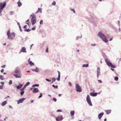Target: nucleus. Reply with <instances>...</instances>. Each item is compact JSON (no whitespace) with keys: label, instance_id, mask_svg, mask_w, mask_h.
<instances>
[{"label":"nucleus","instance_id":"4be33fe9","mask_svg":"<svg viewBox=\"0 0 121 121\" xmlns=\"http://www.w3.org/2000/svg\"><path fill=\"white\" fill-rule=\"evenodd\" d=\"M13 75L16 78H21V77L20 76H18L16 74H14Z\"/></svg>","mask_w":121,"mask_h":121},{"label":"nucleus","instance_id":"412c9836","mask_svg":"<svg viewBox=\"0 0 121 121\" xmlns=\"http://www.w3.org/2000/svg\"><path fill=\"white\" fill-rule=\"evenodd\" d=\"M17 3L18 4V5L19 7H20L22 5L21 3L20 2V0L17 2Z\"/></svg>","mask_w":121,"mask_h":121},{"label":"nucleus","instance_id":"a18cd8bd","mask_svg":"<svg viewBox=\"0 0 121 121\" xmlns=\"http://www.w3.org/2000/svg\"><path fill=\"white\" fill-rule=\"evenodd\" d=\"M19 28L20 29V30L21 31H22V29H21V26H19Z\"/></svg>","mask_w":121,"mask_h":121},{"label":"nucleus","instance_id":"c756f323","mask_svg":"<svg viewBox=\"0 0 121 121\" xmlns=\"http://www.w3.org/2000/svg\"><path fill=\"white\" fill-rule=\"evenodd\" d=\"M56 4V2L55 1H53V2L52 3V5H55Z\"/></svg>","mask_w":121,"mask_h":121},{"label":"nucleus","instance_id":"603ef678","mask_svg":"<svg viewBox=\"0 0 121 121\" xmlns=\"http://www.w3.org/2000/svg\"><path fill=\"white\" fill-rule=\"evenodd\" d=\"M91 46H95V44H92L91 45Z\"/></svg>","mask_w":121,"mask_h":121},{"label":"nucleus","instance_id":"7ed1b4c3","mask_svg":"<svg viewBox=\"0 0 121 121\" xmlns=\"http://www.w3.org/2000/svg\"><path fill=\"white\" fill-rule=\"evenodd\" d=\"M30 16L32 17V18L31 19V21L32 25H33L36 23V22L35 15L34 14L32 15H31Z\"/></svg>","mask_w":121,"mask_h":121},{"label":"nucleus","instance_id":"72a5a7b5","mask_svg":"<svg viewBox=\"0 0 121 121\" xmlns=\"http://www.w3.org/2000/svg\"><path fill=\"white\" fill-rule=\"evenodd\" d=\"M24 91H22L21 92V95H22L24 94Z\"/></svg>","mask_w":121,"mask_h":121},{"label":"nucleus","instance_id":"6ab92c4d","mask_svg":"<svg viewBox=\"0 0 121 121\" xmlns=\"http://www.w3.org/2000/svg\"><path fill=\"white\" fill-rule=\"evenodd\" d=\"M107 114H108L110 113L111 112V110H107L105 111Z\"/></svg>","mask_w":121,"mask_h":121},{"label":"nucleus","instance_id":"5fc2aeb1","mask_svg":"<svg viewBox=\"0 0 121 121\" xmlns=\"http://www.w3.org/2000/svg\"><path fill=\"white\" fill-rule=\"evenodd\" d=\"M35 27H33L32 28V30H34L35 29Z\"/></svg>","mask_w":121,"mask_h":121},{"label":"nucleus","instance_id":"4468645a","mask_svg":"<svg viewBox=\"0 0 121 121\" xmlns=\"http://www.w3.org/2000/svg\"><path fill=\"white\" fill-rule=\"evenodd\" d=\"M90 95H91L93 96H96L97 95V93H90Z\"/></svg>","mask_w":121,"mask_h":121},{"label":"nucleus","instance_id":"a211bd4d","mask_svg":"<svg viewBox=\"0 0 121 121\" xmlns=\"http://www.w3.org/2000/svg\"><path fill=\"white\" fill-rule=\"evenodd\" d=\"M42 12V11L41 9L40 8H39L38 9L37 11L36 12V13H38L39 12L41 13Z\"/></svg>","mask_w":121,"mask_h":121},{"label":"nucleus","instance_id":"c03bdc74","mask_svg":"<svg viewBox=\"0 0 121 121\" xmlns=\"http://www.w3.org/2000/svg\"><path fill=\"white\" fill-rule=\"evenodd\" d=\"M69 85L70 86H72V84L70 82H69Z\"/></svg>","mask_w":121,"mask_h":121},{"label":"nucleus","instance_id":"6e6552de","mask_svg":"<svg viewBox=\"0 0 121 121\" xmlns=\"http://www.w3.org/2000/svg\"><path fill=\"white\" fill-rule=\"evenodd\" d=\"M15 73L16 74H18L21 75L20 74L21 73V71L19 69L17 68L15 70Z\"/></svg>","mask_w":121,"mask_h":121},{"label":"nucleus","instance_id":"37998d69","mask_svg":"<svg viewBox=\"0 0 121 121\" xmlns=\"http://www.w3.org/2000/svg\"><path fill=\"white\" fill-rule=\"evenodd\" d=\"M46 80L48 82H50L51 81V80H49L47 78L46 79Z\"/></svg>","mask_w":121,"mask_h":121},{"label":"nucleus","instance_id":"b1692460","mask_svg":"<svg viewBox=\"0 0 121 121\" xmlns=\"http://www.w3.org/2000/svg\"><path fill=\"white\" fill-rule=\"evenodd\" d=\"M75 112L74 111H71L70 112V114L71 116H73Z\"/></svg>","mask_w":121,"mask_h":121},{"label":"nucleus","instance_id":"473e14b6","mask_svg":"<svg viewBox=\"0 0 121 121\" xmlns=\"http://www.w3.org/2000/svg\"><path fill=\"white\" fill-rule=\"evenodd\" d=\"M39 84H34V85H33L32 87H35V86H39Z\"/></svg>","mask_w":121,"mask_h":121},{"label":"nucleus","instance_id":"1a4fd4ad","mask_svg":"<svg viewBox=\"0 0 121 121\" xmlns=\"http://www.w3.org/2000/svg\"><path fill=\"white\" fill-rule=\"evenodd\" d=\"M26 99L25 98H23L22 99H19L17 102V103L18 104H19L20 103H22L24 100Z\"/></svg>","mask_w":121,"mask_h":121},{"label":"nucleus","instance_id":"ddd939ff","mask_svg":"<svg viewBox=\"0 0 121 121\" xmlns=\"http://www.w3.org/2000/svg\"><path fill=\"white\" fill-rule=\"evenodd\" d=\"M30 59L29 58L28 60V62L30 66L34 65V63L32 62L31 61H30Z\"/></svg>","mask_w":121,"mask_h":121},{"label":"nucleus","instance_id":"9b49d317","mask_svg":"<svg viewBox=\"0 0 121 121\" xmlns=\"http://www.w3.org/2000/svg\"><path fill=\"white\" fill-rule=\"evenodd\" d=\"M100 70L99 68H98L97 70V76L98 78L99 77V76L100 75Z\"/></svg>","mask_w":121,"mask_h":121},{"label":"nucleus","instance_id":"a19ab883","mask_svg":"<svg viewBox=\"0 0 121 121\" xmlns=\"http://www.w3.org/2000/svg\"><path fill=\"white\" fill-rule=\"evenodd\" d=\"M52 100L56 102V99L55 98H54L52 99Z\"/></svg>","mask_w":121,"mask_h":121},{"label":"nucleus","instance_id":"7c9ffc66","mask_svg":"<svg viewBox=\"0 0 121 121\" xmlns=\"http://www.w3.org/2000/svg\"><path fill=\"white\" fill-rule=\"evenodd\" d=\"M30 84V83L28 82H27L26 84L25 85L26 86L28 85H29Z\"/></svg>","mask_w":121,"mask_h":121},{"label":"nucleus","instance_id":"680f3d73","mask_svg":"<svg viewBox=\"0 0 121 121\" xmlns=\"http://www.w3.org/2000/svg\"><path fill=\"white\" fill-rule=\"evenodd\" d=\"M34 100H32L31 101V103H33V102H34Z\"/></svg>","mask_w":121,"mask_h":121},{"label":"nucleus","instance_id":"3c124183","mask_svg":"<svg viewBox=\"0 0 121 121\" xmlns=\"http://www.w3.org/2000/svg\"><path fill=\"white\" fill-rule=\"evenodd\" d=\"M4 71V69H2V70H1V72L2 73Z\"/></svg>","mask_w":121,"mask_h":121},{"label":"nucleus","instance_id":"423d86ee","mask_svg":"<svg viewBox=\"0 0 121 121\" xmlns=\"http://www.w3.org/2000/svg\"><path fill=\"white\" fill-rule=\"evenodd\" d=\"M6 5V3L4 2L3 3H1L0 4V13L2 10V9L5 7Z\"/></svg>","mask_w":121,"mask_h":121},{"label":"nucleus","instance_id":"aec40b11","mask_svg":"<svg viewBox=\"0 0 121 121\" xmlns=\"http://www.w3.org/2000/svg\"><path fill=\"white\" fill-rule=\"evenodd\" d=\"M22 86V85L21 84H20L19 85L17 86V89L20 88Z\"/></svg>","mask_w":121,"mask_h":121},{"label":"nucleus","instance_id":"09e8293b","mask_svg":"<svg viewBox=\"0 0 121 121\" xmlns=\"http://www.w3.org/2000/svg\"><path fill=\"white\" fill-rule=\"evenodd\" d=\"M3 89V86L2 85L0 86V89Z\"/></svg>","mask_w":121,"mask_h":121},{"label":"nucleus","instance_id":"864d4df0","mask_svg":"<svg viewBox=\"0 0 121 121\" xmlns=\"http://www.w3.org/2000/svg\"><path fill=\"white\" fill-rule=\"evenodd\" d=\"M27 27V25H25L24 26V29H26V28Z\"/></svg>","mask_w":121,"mask_h":121},{"label":"nucleus","instance_id":"dca6fc26","mask_svg":"<svg viewBox=\"0 0 121 121\" xmlns=\"http://www.w3.org/2000/svg\"><path fill=\"white\" fill-rule=\"evenodd\" d=\"M38 89L37 88H35L33 90V92L34 93H36L38 92Z\"/></svg>","mask_w":121,"mask_h":121},{"label":"nucleus","instance_id":"338daca9","mask_svg":"<svg viewBox=\"0 0 121 121\" xmlns=\"http://www.w3.org/2000/svg\"><path fill=\"white\" fill-rule=\"evenodd\" d=\"M4 74H6V73H3Z\"/></svg>","mask_w":121,"mask_h":121},{"label":"nucleus","instance_id":"ea45409f","mask_svg":"<svg viewBox=\"0 0 121 121\" xmlns=\"http://www.w3.org/2000/svg\"><path fill=\"white\" fill-rule=\"evenodd\" d=\"M42 94L41 93H40V96H39V98H40L42 97Z\"/></svg>","mask_w":121,"mask_h":121},{"label":"nucleus","instance_id":"20e7f679","mask_svg":"<svg viewBox=\"0 0 121 121\" xmlns=\"http://www.w3.org/2000/svg\"><path fill=\"white\" fill-rule=\"evenodd\" d=\"M105 61L107 65L113 68H115V66L112 64L111 63L108 59H105Z\"/></svg>","mask_w":121,"mask_h":121},{"label":"nucleus","instance_id":"f257e3e1","mask_svg":"<svg viewBox=\"0 0 121 121\" xmlns=\"http://www.w3.org/2000/svg\"><path fill=\"white\" fill-rule=\"evenodd\" d=\"M7 35L8 36V38L9 39L13 40L15 37V34L13 32L10 33V31L9 30H8L7 32Z\"/></svg>","mask_w":121,"mask_h":121},{"label":"nucleus","instance_id":"a878e982","mask_svg":"<svg viewBox=\"0 0 121 121\" xmlns=\"http://www.w3.org/2000/svg\"><path fill=\"white\" fill-rule=\"evenodd\" d=\"M56 80V79L55 78H53L52 79V83L54 82Z\"/></svg>","mask_w":121,"mask_h":121},{"label":"nucleus","instance_id":"49530a36","mask_svg":"<svg viewBox=\"0 0 121 121\" xmlns=\"http://www.w3.org/2000/svg\"><path fill=\"white\" fill-rule=\"evenodd\" d=\"M98 81L100 83H102V82L100 80H98Z\"/></svg>","mask_w":121,"mask_h":121},{"label":"nucleus","instance_id":"79ce46f5","mask_svg":"<svg viewBox=\"0 0 121 121\" xmlns=\"http://www.w3.org/2000/svg\"><path fill=\"white\" fill-rule=\"evenodd\" d=\"M46 52H48V47H47L46 48Z\"/></svg>","mask_w":121,"mask_h":121},{"label":"nucleus","instance_id":"39448f33","mask_svg":"<svg viewBox=\"0 0 121 121\" xmlns=\"http://www.w3.org/2000/svg\"><path fill=\"white\" fill-rule=\"evenodd\" d=\"M76 91L78 92H80L82 91V89L80 86L78 84L76 85Z\"/></svg>","mask_w":121,"mask_h":121},{"label":"nucleus","instance_id":"13d9d810","mask_svg":"<svg viewBox=\"0 0 121 121\" xmlns=\"http://www.w3.org/2000/svg\"><path fill=\"white\" fill-rule=\"evenodd\" d=\"M111 70L112 71H114V69H113V68H111Z\"/></svg>","mask_w":121,"mask_h":121},{"label":"nucleus","instance_id":"e433bc0d","mask_svg":"<svg viewBox=\"0 0 121 121\" xmlns=\"http://www.w3.org/2000/svg\"><path fill=\"white\" fill-rule=\"evenodd\" d=\"M43 23V21L42 20H41L40 22V24H42Z\"/></svg>","mask_w":121,"mask_h":121},{"label":"nucleus","instance_id":"e2e57ef3","mask_svg":"<svg viewBox=\"0 0 121 121\" xmlns=\"http://www.w3.org/2000/svg\"><path fill=\"white\" fill-rule=\"evenodd\" d=\"M26 23L28 24V25H29V24L28 23Z\"/></svg>","mask_w":121,"mask_h":121},{"label":"nucleus","instance_id":"de8ad7c7","mask_svg":"<svg viewBox=\"0 0 121 121\" xmlns=\"http://www.w3.org/2000/svg\"><path fill=\"white\" fill-rule=\"evenodd\" d=\"M5 65H4L2 66H1V67L3 68H4L5 67Z\"/></svg>","mask_w":121,"mask_h":121},{"label":"nucleus","instance_id":"f3484780","mask_svg":"<svg viewBox=\"0 0 121 121\" xmlns=\"http://www.w3.org/2000/svg\"><path fill=\"white\" fill-rule=\"evenodd\" d=\"M21 51V52H26V48L24 47H23L22 48V49Z\"/></svg>","mask_w":121,"mask_h":121},{"label":"nucleus","instance_id":"4c0bfd02","mask_svg":"<svg viewBox=\"0 0 121 121\" xmlns=\"http://www.w3.org/2000/svg\"><path fill=\"white\" fill-rule=\"evenodd\" d=\"M0 79L1 80H3V77L2 75L0 76Z\"/></svg>","mask_w":121,"mask_h":121},{"label":"nucleus","instance_id":"4d7b16f0","mask_svg":"<svg viewBox=\"0 0 121 121\" xmlns=\"http://www.w3.org/2000/svg\"><path fill=\"white\" fill-rule=\"evenodd\" d=\"M0 84H2V85H3L4 84V82H0Z\"/></svg>","mask_w":121,"mask_h":121},{"label":"nucleus","instance_id":"5701e85b","mask_svg":"<svg viewBox=\"0 0 121 121\" xmlns=\"http://www.w3.org/2000/svg\"><path fill=\"white\" fill-rule=\"evenodd\" d=\"M7 103V101H4L2 104L1 105L2 106H4Z\"/></svg>","mask_w":121,"mask_h":121},{"label":"nucleus","instance_id":"0e129e2a","mask_svg":"<svg viewBox=\"0 0 121 121\" xmlns=\"http://www.w3.org/2000/svg\"><path fill=\"white\" fill-rule=\"evenodd\" d=\"M104 121H106V119L105 118L104 119Z\"/></svg>","mask_w":121,"mask_h":121},{"label":"nucleus","instance_id":"0eeeda50","mask_svg":"<svg viewBox=\"0 0 121 121\" xmlns=\"http://www.w3.org/2000/svg\"><path fill=\"white\" fill-rule=\"evenodd\" d=\"M86 100L87 103L90 106H92V103L91 101L90 97L88 95H87V96Z\"/></svg>","mask_w":121,"mask_h":121},{"label":"nucleus","instance_id":"bf43d9fd","mask_svg":"<svg viewBox=\"0 0 121 121\" xmlns=\"http://www.w3.org/2000/svg\"><path fill=\"white\" fill-rule=\"evenodd\" d=\"M112 38H111L110 39H109V41H111V40H112Z\"/></svg>","mask_w":121,"mask_h":121},{"label":"nucleus","instance_id":"f704fd0d","mask_svg":"<svg viewBox=\"0 0 121 121\" xmlns=\"http://www.w3.org/2000/svg\"><path fill=\"white\" fill-rule=\"evenodd\" d=\"M70 9L71 11H72L74 13H75V12L73 9H71V8H70Z\"/></svg>","mask_w":121,"mask_h":121},{"label":"nucleus","instance_id":"2eb2a0df","mask_svg":"<svg viewBox=\"0 0 121 121\" xmlns=\"http://www.w3.org/2000/svg\"><path fill=\"white\" fill-rule=\"evenodd\" d=\"M57 72L58 73V77L56 78V79L58 81H59L60 80V72L59 71H57Z\"/></svg>","mask_w":121,"mask_h":121},{"label":"nucleus","instance_id":"9d476101","mask_svg":"<svg viewBox=\"0 0 121 121\" xmlns=\"http://www.w3.org/2000/svg\"><path fill=\"white\" fill-rule=\"evenodd\" d=\"M62 119V116H61L60 117H56V119L57 121H61Z\"/></svg>","mask_w":121,"mask_h":121},{"label":"nucleus","instance_id":"69168bd1","mask_svg":"<svg viewBox=\"0 0 121 121\" xmlns=\"http://www.w3.org/2000/svg\"><path fill=\"white\" fill-rule=\"evenodd\" d=\"M29 19H28L27 20V21H26V22H29Z\"/></svg>","mask_w":121,"mask_h":121},{"label":"nucleus","instance_id":"cd10ccee","mask_svg":"<svg viewBox=\"0 0 121 121\" xmlns=\"http://www.w3.org/2000/svg\"><path fill=\"white\" fill-rule=\"evenodd\" d=\"M24 30L28 32L30 31V30L26 29H25Z\"/></svg>","mask_w":121,"mask_h":121},{"label":"nucleus","instance_id":"f03ea898","mask_svg":"<svg viewBox=\"0 0 121 121\" xmlns=\"http://www.w3.org/2000/svg\"><path fill=\"white\" fill-rule=\"evenodd\" d=\"M98 35L105 42L107 43L108 42V40L107 39L105 36L103 34L99 32L98 33Z\"/></svg>","mask_w":121,"mask_h":121},{"label":"nucleus","instance_id":"052dcab7","mask_svg":"<svg viewBox=\"0 0 121 121\" xmlns=\"http://www.w3.org/2000/svg\"><path fill=\"white\" fill-rule=\"evenodd\" d=\"M61 94H59V95H58V96H59L60 97V96H61Z\"/></svg>","mask_w":121,"mask_h":121},{"label":"nucleus","instance_id":"8fccbe9b","mask_svg":"<svg viewBox=\"0 0 121 121\" xmlns=\"http://www.w3.org/2000/svg\"><path fill=\"white\" fill-rule=\"evenodd\" d=\"M57 112H61L62 111L58 109L57 110Z\"/></svg>","mask_w":121,"mask_h":121},{"label":"nucleus","instance_id":"f8f14e48","mask_svg":"<svg viewBox=\"0 0 121 121\" xmlns=\"http://www.w3.org/2000/svg\"><path fill=\"white\" fill-rule=\"evenodd\" d=\"M104 113L103 112L100 113L98 115L99 119H100L102 117Z\"/></svg>","mask_w":121,"mask_h":121},{"label":"nucleus","instance_id":"c9c22d12","mask_svg":"<svg viewBox=\"0 0 121 121\" xmlns=\"http://www.w3.org/2000/svg\"><path fill=\"white\" fill-rule=\"evenodd\" d=\"M118 78L117 77H116L114 78V79L116 81H117L118 80Z\"/></svg>","mask_w":121,"mask_h":121},{"label":"nucleus","instance_id":"2f4dec72","mask_svg":"<svg viewBox=\"0 0 121 121\" xmlns=\"http://www.w3.org/2000/svg\"><path fill=\"white\" fill-rule=\"evenodd\" d=\"M26 86L25 85L24 86V87L21 89V90L22 91H23L24 90V89L26 88Z\"/></svg>","mask_w":121,"mask_h":121},{"label":"nucleus","instance_id":"bb28decb","mask_svg":"<svg viewBox=\"0 0 121 121\" xmlns=\"http://www.w3.org/2000/svg\"><path fill=\"white\" fill-rule=\"evenodd\" d=\"M32 70L34 71H35V72H38L39 71V70L38 69H32Z\"/></svg>","mask_w":121,"mask_h":121},{"label":"nucleus","instance_id":"393cba45","mask_svg":"<svg viewBox=\"0 0 121 121\" xmlns=\"http://www.w3.org/2000/svg\"><path fill=\"white\" fill-rule=\"evenodd\" d=\"M88 66V64H84L82 66L83 67H87Z\"/></svg>","mask_w":121,"mask_h":121},{"label":"nucleus","instance_id":"774afa93","mask_svg":"<svg viewBox=\"0 0 121 121\" xmlns=\"http://www.w3.org/2000/svg\"><path fill=\"white\" fill-rule=\"evenodd\" d=\"M77 51L78 52H79V50H77Z\"/></svg>","mask_w":121,"mask_h":121},{"label":"nucleus","instance_id":"58836bf2","mask_svg":"<svg viewBox=\"0 0 121 121\" xmlns=\"http://www.w3.org/2000/svg\"><path fill=\"white\" fill-rule=\"evenodd\" d=\"M12 83V81L11 80H10L9 81V85H11Z\"/></svg>","mask_w":121,"mask_h":121},{"label":"nucleus","instance_id":"6e6d98bb","mask_svg":"<svg viewBox=\"0 0 121 121\" xmlns=\"http://www.w3.org/2000/svg\"><path fill=\"white\" fill-rule=\"evenodd\" d=\"M17 25H18L19 26H20V23L19 22H17Z\"/></svg>","mask_w":121,"mask_h":121},{"label":"nucleus","instance_id":"c85d7f7f","mask_svg":"<svg viewBox=\"0 0 121 121\" xmlns=\"http://www.w3.org/2000/svg\"><path fill=\"white\" fill-rule=\"evenodd\" d=\"M52 86L54 87V88H58V86L57 85L55 86L54 85H52Z\"/></svg>","mask_w":121,"mask_h":121}]
</instances>
